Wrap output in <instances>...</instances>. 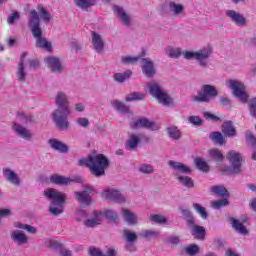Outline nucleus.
Listing matches in <instances>:
<instances>
[{
  "instance_id": "e433bc0d",
  "label": "nucleus",
  "mask_w": 256,
  "mask_h": 256,
  "mask_svg": "<svg viewBox=\"0 0 256 256\" xmlns=\"http://www.w3.org/2000/svg\"><path fill=\"white\" fill-rule=\"evenodd\" d=\"M209 153L210 157H212L214 161H223L225 159V156H223V153L219 149L213 148L209 151Z\"/></svg>"
},
{
  "instance_id": "f704fd0d",
  "label": "nucleus",
  "mask_w": 256,
  "mask_h": 256,
  "mask_svg": "<svg viewBox=\"0 0 256 256\" xmlns=\"http://www.w3.org/2000/svg\"><path fill=\"white\" fill-rule=\"evenodd\" d=\"M113 105L114 109H117V111H121V113H128L129 112V107H127L123 102L119 100H113L111 102Z\"/></svg>"
},
{
  "instance_id": "c85d7f7f",
  "label": "nucleus",
  "mask_w": 256,
  "mask_h": 256,
  "mask_svg": "<svg viewBox=\"0 0 256 256\" xmlns=\"http://www.w3.org/2000/svg\"><path fill=\"white\" fill-rule=\"evenodd\" d=\"M25 57H27V53L26 52H24L23 54H22V56H21V59H20V63H19V66H18V79L20 80V81H23L24 79H25V65H24V63H25V61H24V59H25Z\"/></svg>"
},
{
  "instance_id": "5fc2aeb1",
  "label": "nucleus",
  "mask_w": 256,
  "mask_h": 256,
  "mask_svg": "<svg viewBox=\"0 0 256 256\" xmlns=\"http://www.w3.org/2000/svg\"><path fill=\"white\" fill-rule=\"evenodd\" d=\"M188 121H190L193 125H202L203 123V120H201L199 116H190Z\"/></svg>"
},
{
  "instance_id": "bb28decb",
  "label": "nucleus",
  "mask_w": 256,
  "mask_h": 256,
  "mask_svg": "<svg viewBox=\"0 0 256 256\" xmlns=\"http://www.w3.org/2000/svg\"><path fill=\"white\" fill-rule=\"evenodd\" d=\"M3 175L8 181L14 183V185H19V177L15 174L13 170L5 168L3 170Z\"/></svg>"
},
{
  "instance_id": "0eeeda50",
  "label": "nucleus",
  "mask_w": 256,
  "mask_h": 256,
  "mask_svg": "<svg viewBox=\"0 0 256 256\" xmlns=\"http://www.w3.org/2000/svg\"><path fill=\"white\" fill-rule=\"evenodd\" d=\"M228 87L232 88L234 95L238 97L241 103H247L249 95L245 91V85L243 83L236 80H229Z\"/></svg>"
},
{
  "instance_id": "de8ad7c7",
  "label": "nucleus",
  "mask_w": 256,
  "mask_h": 256,
  "mask_svg": "<svg viewBox=\"0 0 256 256\" xmlns=\"http://www.w3.org/2000/svg\"><path fill=\"white\" fill-rule=\"evenodd\" d=\"M185 253L190 256L196 255V253H199V247L195 244H191L185 248Z\"/></svg>"
},
{
  "instance_id": "4468645a",
  "label": "nucleus",
  "mask_w": 256,
  "mask_h": 256,
  "mask_svg": "<svg viewBox=\"0 0 256 256\" xmlns=\"http://www.w3.org/2000/svg\"><path fill=\"white\" fill-rule=\"evenodd\" d=\"M93 188H87L84 192H75V196L79 203H83L84 205H89L91 201V195H93Z\"/></svg>"
},
{
  "instance_id": "a878e982",
  "label": "nucleus",
  "mask_w": 256,
  "mask_h": 256,
  "mask_svg": "<svg viewBox=\"0 0 256 256\" xmlns=\"http://www.w3.org/2000/svg\"><path fill=\"white\" fill-rule=\"evenodd\" d=\"M209 55H211V48H204L198 52H195V59L201 61V65H205V63H203V60L208 59Z\"/></svg>"
},
{
  "instance_id": "2f4dec72",
  "label": "nucleus",
  "mask_w": 256,
  "mask_h": 256,
  "mask_svg": "<svg viewBox=\"0 0 256 256\" xmlns=\"http://www.w3.org/2000/svg\"><path fill=\"white\" fill-rule=\"evenodd\" d=\"M139 141H141V138H139V136L135 134L130 135L126 143V149H135V147H137V145L139 144Z\"/></svg>"
},
{
  "instance_id": "7c9ffc66",
  "label": "nucleus",
  "mask_w": 256,
  "mask_h": 256,
  "mask_svg": "<svg viewBox=\"0 0 256 256\" xmlns=\"http://www.w3.org/2000/svg\"><path fill=\"white\" fill-rule=\"evenodd\" d=\"M38 13L40 19H42L44 23H49V21H51V13H49L47 9L43 8V6L38 5Z\"/></svg>"
},
{
  "instance_id": "680f3d73",
  "label": "nucleus",
  "mask_w": 256,
  "mask_h": 256,
  "mask_svg": "<svg viewBox=\"0 0 256 256\" xmlns=\"http://www.w3.org/2000/svg\"><path fill=\"white\" fill-rule=\"evenodd\" d=\"M75 110L78 111V113H83V111H85V105L78 103L75 105Z\"/></svg>"
},
{
  "instance_id": "5701e85b",
  "label": "nucleus",
  "mask_w": 256,
  "mask_h": 256,
  "mask_svg": "<svg viewBox=\"0 0 256 256\" xmlns=\"http://www.w3.org/2000/svg\"><path fill=\"white\" fill-rule=\"evenodd\" d=\"M50 181L51 183H55V185H69V183H71L73 180L65 176L54 174L51 176Z\"/></svg>"
},
{
  "instance_id": "4d7b16f0",
  "label": "nucleus",
  "mask_w": 256,
  "mask_h": 256,
  "mask_svg": "<svg viewBox=\"0 0 256 256\" xmlns=\"http://www.w3.org/2000/svg\"><path fill=\"white\" fill-rule=\"evenodd\" d=\"M17 19H19V13L13 12L12 15L9 16V18H8V23L11 25V24L15 23V21H17Z\"/></svg>"
},
{
  "instance_id": "ea45409f",
  "label": "nucleus",
  "mask_w": 256,
  "mask_h": 256,
  "mask_svg": "<svg viewBox=\"0 0 256 256\" xmlns=\"http://www.w3.org/2000/svg\"><path fill=\"white\" fill-rule=\"evenodd\" d=\"M168 134L172 139H180L181 137V131L175 126H171L168 128Z\"/></svg>"
},
{
  "instance_id": "6e6d98bb",
  "label": "nucleus",
  "mask_w": 256,
  "mask_h": 256,
  "mask_svg": "<svg viewBox=\"0 0 256 256\" xmlns=\"http://www.w3.org/2000/svg\"><path fill=\"white\" fill-rule=\"evenodd\" d=\"M137 57H131V56H126L122 58L123 63H126L127 65H131L132 63H137Z\"/></svg>"
},
{
  "instance_id": "cd10ccee",
  "label": "nucleus",
  "mask_w": 256,
  "mask_h": 256,
  "mask_svg": "<svg viewBox=\"0 0 256 256\" xmlns=\"http://www.w3.org/2000/svg\"><path fill=\"white\" fill-rule=\"evenodd\" d=\"M122 215L125 221L129 223V225H135L137 223V216L133 214L130 210L122 209Z\"/></svg>"
},
{
  "instance_id": "bf43d9fd",
  "label": "nucleus",
  "mask_w": 256,
  "mask_h": 256,
  "mask_svg": "<svg viewBox=\"0 0 256 256\" xmlns=\"http://www.w3.org/2000/svg\"><path fill=\"white\" fill-rule=\"evenodd\" d=\"M9 215H11V210L0 209V217H9Z\"/></svg>"
},
{
  "instance_id": "603ef678",
  "label": "nucleus",
  "mask_w": 256,
  "mask_h": 256,
  "mask_svg": "<svg viewBox=\"0 0 256 256\" xmlns=\"http://www.w3.org/2000/svg\"><path fill=\"white\" fill-rule=\"evenodd\" d=\"M76 123H78L80 127L87 128L89 126V119L83 117L77 118Z\"/></svg>"
},
{
  "instance_id": "f257e3e1",
  "label": "nucleus",
  "mask_w": 256,
  "mask_h": 256,
  "mask_svg": "<svg viewBox=\"0 0 256 256\" xmlns=\"http://www.w3.org/2000/svg\"><path fill=\"white\" fill-rule=\"evenodd\" d=\"M56 104L59 106V108L52 114L53 120L58 129L65 131V129H69V120H67V117L71 115L67 95H65L63 92H58L56 96Z\"/></svg>"
},
{
  "instance_id": "774afa93",
  "label": "nucleus",
  "mask_w": 256,
  "mask_h": 256,
  "mask_svg": "<svg viewBox=\"0 0 256 256\" xmlns=\"http://www.w3.org/2000/svg\"><path fill=\"white\" fill-rule=\"evenodd\" d=\"M250 207H252L253 210L256 211V198L251 200Z\"/></svg>"
},
{
  "instance_id": "79ce46f5",
  "label": "nucleus",
  "mask_w": 256,
  "mask_h": 256,
  "mask_svg": "<svg viewBox=\"0 0 256 256\" xmlns=\"http://www.w3.org/2000/svg\"><path fill=\"white\" fill-rule=\"evenodd\" d=\"M178 181L183 183L185 187L191 188L194 187L193 179L189 178L188 176H179Z\"/></svg>"
},
{
  "instance_id": "49530a36",
  "label": "nucleus",
  "mask_w": 256,
  "mask_h": 256,
  "mask_svg": "<svg viewBox=\"0 0 256 256\" xmlns=\"http://www.w3.org/2000/svg\"><path fill=\"white\" fill-rule=\"evenodd\" d=\"M183 5L176 4L175 2L170 3V11H173L176 15L183 13Z\"/></svg>"
},
{
  "instance_id": "09e8293b",
  "label": "nucleus",
  "mask_w": 256,
  "mask_h": 256,
  "mask_svg": "<svg viewBox=\"0 0 256 256\" xmlns=\"http://www.w3.org/2000/svg\"><path fill=\"white\" fill-rule=\"evenodd\" d=\"M211 205L214 209H219L220 207H225V205H229V201L227 200V198H224L219 201H213Z\"/></svg>"
},
{
  "instance_id": "aec40b11",
  "label": "nucleus",
  "mask_w": 256,
  "mask_h": 256,
  "mask_svg": "<svg viewBox=\"0 0 256 256\" xmlns=\"http://www.w3.org/2000/svg\"><path fill=\"white\" fill-rule=\"evenodd\" d=\"M92 45L97 51V53H101L103 51L104 43L101 35L97 34L96 32H92Z\"/></svg>"
},
{
  "instance_id": "052dcab7",
  "label": "nucleus",
  "mask_w": 256,
  "mask_h": 256,
  "mask_svg": "<svg viewBox=\"0 0 256 256\" xmlns=\"http://www.w3.org/2000/svg\"><path fill=\"white\" fill-rule=\"evenodd\" d=\"M183 56L185 59H195V52H184Z\"/></svg>"
},
{
  "instance_id": "412c9836",
  "label": "nucleus",
  "mask_w": 256,
  "mask_h": 256,
  "mask_svg": "<svg viewBox=\"0 0 256 256\" xmlns=\"http://www.w3.org/2000/svg\"><path fill=\"white\" fill-rule=\"evenodd\" d=\"M226 15H228V17H231L232 21H234L236 23V25L243 26L246 23L245 17H243V15H241L233 10L227 11Z\"/></svg>"
},
{
  "instance_id": "69168bd1",
  "label": "nucleus",
  "mask_w": 256,
  "mask_h": 256,
  "mask_svg": "<svg viewBox=\"0 0 256 256\" xmlns=\"http://www.w3.org/2000/svg\"><path fill=\"white\" fill-rule=\"evenodd\" d=\"M30 67L32 69H37V67H39V62L37 60L30 61Z\"/></svg>"
},
{
  "instance_id": "0e129e2a",
  "label": "nucleus",
  "mask_w": 256,
  "mask_h": 256,
  "mask_svg": "<svg viewBox=\"0 0 256 256\" xmlns=\"http://www.w3.org/2000/svg\"><path fill=\"white\" fill-rule=\"evenodd\" d=\"M16 43H17V38H15V37L9 38V40H8L9 47H13V45H15Z\"/></svg>"
},
{
  "instance_id": "1a4fd4ad",
  "label": "nucleus",
  "mask_w": 256,
  "mask_h": 256,
  "mask_svg": "<svg viewBox=\"0 0 256 256\" xmlns=\"http://www.w3.org/2000/svg\"><path fill=\"white\" fill-rule=\"evenodd\" d=\"M226 159L230 161L232 167L231 171L233 173H241V163L243 161V157L241 154H239V152L231 150L228 152Z\"/></svg>"
},
{
  "instance_id": "ddd939ff",
  "label": "nucleus",
  "mask_w": 256,
  "mask_h": 256,
  "mask_svg": "<svg viewBox=\"0 0 256 256\" xmlns=\"http://www.w3.org/2000/svg\"><path fill=\"white\" fill-rule=\"evenodd\" d=\"M188 223L193 237L203 241L205 239V227L195 224L193 219L188 220Z\"/></svg>"
},
{
  "instance_id": "f3484780",
  "label": "nucleus",
  "mask_w": 256,
  "mask_h": 256,
  "mask_svg": "<svg viewBox=\"0 0 256 256\" xmlns=\"http://www.w3.org/2000/svg\"><path fill=\"white\" fill-rule=\"evenodd\" d=\"M13 131H15V133H17V135H19L20 137H22V139H31V137L33 136V134H31V131L17 123H13L12 126Z\"/></svg>"
},
{
  "instance_id": "e2e57ef3",
  "label": "nucleus",
  "mask_w": 256,
  "mask_h": 256,
  "mask_svg": "<svg viewBox=\"0 0 256 256\" xmlns=\"http://www.w3.org/2000/svg\"><path fill=\"white\" fill-rule=\"evenodd\" d=\"M142 237H151L152 235H155V232L151 231V230H144L141 233Z\"/></svg>"
},
{
  "instance_id": "72a5a7b5",
  "label": "nucleus",
  "mask_w": 256,
  "mask_h": 256,
  "mask_svg": "<svg viewBox=\"0 0 256 256\" xmlns=\"http://www.w3.org/2000/svg\"><path fill=\"white\" fill-rule=\"evenodd\" d=\"M211 191L214 193V195H219L220 197H229V192L223 186H213Z\"/></svg>"
},
{
  "instance_id": "4be33fe9",
  "label": "nucleus",
  "mask_w": 256,
  "mask_h": 256,
  "mask_svg": "<svg viewBox=\"0 0 256 256\" xmlns=\"http://www.w3.org/2000/svg\"><path fill=\"white\" fill-rule=\"evenodd\" d=\"M11 237L18 245H25L28 241L27 235L23 234V232L19 230L12 232Z\"/></svg>"
},
{
  "instance_id": "37998d69",
  "label": "nucleus",
  "mask_w": 256,
  "mask_h": 256,
  "mask_svg": "<svg viewBox=\"0 0 256 256\" xmlns=\"http://www.w3.org/2000/svg\"><path fill=\"white\" fill-rule=\"evenodd\" d=\"M150 221H153V223H167V218L163 215L159 214H152L150 215Z\"/></svg>"
},
{
  "instance_id": "58836bf2",
  "label": "nucleus",
  "mask_w": 256,
  "mask_h": 256,
  "mask_svg": "<svg viewBox=\"0 0 256 256\" xmlns=\"http://www.w3.org/2000/svg\"><path fill=\"white\" fill-rule=\"evenodd\" d=\"M132 75L131 71H126L125 73L121 74V73H117L114 75V79L115 81H118L119 83H123V81H125L126 79H129Z\"/></svg>"
},
{
  "instance_id": "dca6fc26",
  "label": "nucleus",
  "mask_w": 256,
  "mask_h": 256,
  "mask_svg": "<svg viewBox=\"0 0 256 256\" xmlns=\"http://www.w3.org/2000/svg\"><path fill=\"white\" fill-rule=\"evenodd\" d=\"M45 62L47 63L49 69H51V71H53V73H61V71H63V66L61 65V62L59 61V58L48 57L45 59Z\"/></svg>"
},
{
  "instance_id": "423d86ee",
  "label": "nucleus",
  "mask_w": 256,
  "mask_h": 256,
  "mask_svg": "<svg viewBox=\"0 0 256 256\" xmlns=\"http://www.w3.org/2000/svg\"><path fill=\"white\" fill-rule=\"evenodd\" d=\"M217 95V88L211 85H204L198 92V95L193 97V101H198L200 103H209V101H211L213 97H217Z\"/></svg>"
},
{
  "instance_id": "4c0bfd02",
  "label": "nucleus",
  "mask_w": 256,
  "mask_h": 256,
  "mask_svg": "<svg viewBox=\"0 0 256 256\" xmlns=\"http://www.w3.org/2000/svg\"><path fill=\"white\" fill-rule=\"evenodd\" d=\"M123 236L128 243H134V241L137 239V234L127 229L123 231Z\"/></svg>"
},
{
  "instance_id": "c03bdc74",
  "label": "nucleus",
  "mask_w": 256,
  "mask_h": 256,
  "mask_svg": "<svg viewBox=\"0 0 256 256\" xmlns=\"http://www.w3.org/2000/svg\"><path fill=\"white\" fill-rule=\"evenodd\" d=\"M17 117L22 123H31L33 121V116L27 115L24 112H18Z\"/></svg>"
},
{
  "instance_id": "c756f323",
  "label": "nucleus",
  "mask_w": 256,
  "mask_h": 256,
  "mask_svg": "<svg viewBox=\"0 0 256 256\" xmlns=\"http://www.w3.org/2000/svg\"><path fill=\"white\" fill-rule=\"evenodd\" d=\"M210 139L213 141V143H216V145H225V137H223V134L221 132H212L210 134Z\"/></svg>"
},
{
  "instance_id": "7ed1b4c3",
  "label": "nucleus",
  "mask_w": 256,
  "mask_h": 256,
  "mask_svg": "<svg viewBox=\"0 0 256 256\" xmlns=\"http://www.w3.org/2000/svg\"><path fill=\"white\" fill-rule=\"evenodd\" d=\"M29 27L32 31V35L36 39V47L51 51V42L47 41V38L43 37V31L41 30L39 23V14L36 10L30 11Z\"/></svg>"
},
{
  "instance_id": "a211bd4d",
  "label": "nucleus",
  "mask_w": 256,
  "mask_h": 256,
  "mask_svg": "<svg viewBox=\"0 0 256 256\" xmlns=\"http://www.w3.org/2000/svg\"><path fill=\"white\" fill-rule=\"evenodd\" d=\"M142 68L144 75L147 77H153V75H155V68L153 67V62L151 60L143 59Z\"/></svg>"
},
{
  "instance_id": "3c124183",
  "label": "nucleus",
  "mask_w": 256,
  "mask_h": 256,
  "mask_svg": "<svg viewBox=\"0 0 256 256\" xmlns=\"http://www.w3.org/2000/svg\"><path fill=\"white\" fill-rule=\"evenodd\" d=\"M15 227H19L20 229H25L26 231H28V233H37V229H35V227L29 226V225H22L19 222L15 223Z\"/></svg>"
},
{
  "instance_id": "39448f33",
  "label": "nucleus",
  "mask_w": 256,
  "mask_h": 256,
  "mask_svg": "<svg viewBox=\"0 0 256 256\" xmlns=\"http://www.w3.org/2000/svg\"><path fill=\"white\" fill-rule=\"evenodd\" d=\"M148 87L153 97H156V99H158L159 103H162V105H171V103H173V99L168 96V94L163 90V88H161V86H159V84L150 82Z\"/></svg>"
},
{
  "instance_id": "13d9d810",
  "label": "nucleus",
  "mask_w": 256,
  "mask_h": 256,
  "mask_svg": "<svg viewBox=\"0 0 256 256\" xmlns=\"http://www.w3.org/2000/svg\"><path fill=\"white\" fill-rule=\"evenodd\" d=\"M203 115L206 119H211L212 121H219L220 120L219 117H217L216 115L211 114L209 112H204Z\"/></svg>"
},
{
  "instance_id": "c9c22d12",
  "label": "nucleus",
  "mask_w": 256,
  "mask_h": 256,
  "mask_svg": "<svg viewBox=\"0 0 256 256\" xmlns=\"http://www.w3.org/2000/svg\"><path fill=\"white\" fill-rule=\"evenodd\" d=\"M194 163L196 165V167L200 170V171H204L205 173H207V171H209V165L207 164V162H205V160H203L202 158H196L194 160Z\"/></svg>"
},
{
  "instance_id": "473e14b6",
  "label": "nucleus",
  "mask_w": 256,
  "mask_h": 256,
  "mask_svg": "<svg viewBox=\"0 0 256 256\" xmlns=\"http://www.w3.org/2000/svg\"><path fill=\"white\" fill-rule=\"evenodd\" d=\"M96 0H74L75 5L81 9H88V7H93Z\"/></svg>"
},
{
  "instance_id": "8fccbe9b",
  "label": "nucleus",
  "mask_w": 256,
  "mask_h": 256,
  "mask_svg": "<svg viewBox=\"0 0 256 256\" xmlns=\"http://www.w3.org/2000/svg\"><path fill=\"white\" fill-rule=\"evenodd\" d=\"M167 53H168L169 57L177 58V57L181 56V49L169 47L167 49Z\"/></svg>"
},
{
  "instance_id": "a18cd8bd",
  "label": "nucleus",
  "mask_w": 256,
  "mask_h": 256,
  "mask_svg": "<svg viewBox=\"0 0 256 256\" xmlns=\"http://www.w3.org/2000/svg\"><path fill=\"white\" fill-rule=\"evenodd\" d=\"M194 209L201 215L202 219H207V211L205 210V207L201 206L198 203L193 204Z\"/></svg>"
},
{
  "instance_id": "9b49d317",
  "label": "nucleus",
  "mask_w": 256,
  "mask_h": 256,
  "mask_svg": "<svg viewBox=\"0 0 256 256\" xmlns=\"http://www.w3.org/2000/svg\"><path fill=\"white\" fill-rule=\"evenodd\" d=\"M132 129H139L141 127H144L145 129H150L151 131H157L159 130V125H157L155 122H151L147 118H141L131 124Z\"/></svg>"
},
{
  "instance_id": "2eb2a0df",
  "label": "nucleus",
  "mask_w": 256,
  "mask_h": 256,
  "mask_svg": "<svg viewBox=\"0 0 256 256\" xmlns=\"http://www.w3.org/2000/svg\"><path fill=\"white\" fill-rule=\"evenodd\" d=\"M114 13H116L117 17H119L120 21H122L123 25L129 27L131 25V16L125 12V10L121 6H114Z\"/></svg>"
},
{
  "instance_id": "864d4df0",
  "label": "nucleus",
  "mask_w": 256,
  "mask_h": 256,
  "mask_svg": "<svg viewBox=\"0 0 256 256\" xmlns=\"http://www.w3.org/2000/svg\"><path fill=\"white\" fill-rule=\"evenodd\" d=\"M140 172L146 174L153 173V166L144 164L140 166Z\"/></svg>"
},
{
  "instance_id": "f8f14e48",
  "label": "nucleus",
  "mask_w": 256,
  "mask_h": 256,
  "mask_svg": "<svg viewBox=\"0 0 256 256\" xmlns=\"http://www.w3.org/2000/svg\"><path fill=\"white\" fill-rule=\"evenodd\" d=\"M230 221L232 223L233 229H235L237 233H240L241 235H247L249 233L247 226H245V225H248L249 223L247 220V217H245L243 220L232 218L230 219Z\"/></svg>"
},
{
  "instance_id": "b1692460",
  "label": "nucleus",
  "mask_w": 256,
  "mask_h": 256,
  "mask_svg": "<svg viewBox=\"0 0 256 256\" xmlns=\"http://www.w3.org/2000/svg\"><path fill=\"white\" fill-rule=\"evenodd\" d=\"M51 148L56 149V151H60V153H67L69 151V147L63 144V142H59L56 139H52L49 141Z\"/></svg>"
},
{
  "instance_id": "6e6552de",
  "label": "nucleus",
  "mask_w": 256,
  "mask_h": 256,
  "mask_svg": "<svg viewBox=\"0 0 256 256\" xmlns=\"http://www.w3.org/2000/svg\"><path fill=\"white\" fill-rule=\"evenodd\" d=\"M105 217H107V219H109L110 221H114V223H116L117 221V214H115V212L113 211H107L105 214L104 213H99L96 215V218L94 219H88L84 222V225L86 227H97V225H101V222L103 221V219H105Z\"/></svg>"
},
{
  "instance_id": "f03ea898",
  "label": "nucleus",
  "mask_w": 256,
  "mask_h": 256,
  "mask_svg": "<svg viewBox=\"0 0 256 256\" xmlns=\"http://www.w3.org/2000/svg\"><path fill=\"white\" fill-rule=\"evenodd\" d=\"M79 165L80 167H89L92 175L101 177V175H105V169L109 167V160L103 154H98L79 160Z\"/></svg>"
},
{
  "instance_id": "9d476101",
  "label": "nucleus",
  "mask_w": 256,
  "mask_h": 256,
  "mask_svg": "<svg viewBox=\"0 0 256 256\" xmlns=\"http://www.w3.org/2000/svg\"><path fill=\"white\" fill-rule=\"evenodd\" d=\"M102 196L107 201H114V203H125V196L115 189H106L103 191Z\"/></svg>"
},
{
  "instance_id": "20e7f679",
  "label": "nucleus",
  "mask_w": 256,
  "mask_h": 256,
  "mask_svg": "<svg viewBox=\"0 0 256 256\" xmlns=\"http://www.w3.org/2000/svg\"><path fill=\"white\" fill-rule=\"evenodd\" d=\"M44 194L48 199H52L50 213H52V215H60V213H63V203H65L67 196L53 188L45 190Z\"/></svg>"
},
{
  "instance_id": "a19ab883",
  "label": "nucleus",
  "mask_w": 256,
  "mask_h": 256,
  "mask_svg": "<svg viewBox=\"0 0 256 256\" xmlns=\"http://www.w3.org/2000/svg\"><path fill=\"white\" fill-rule=\"evenodd\" d=\"M145 95L139 92H133L130 93L128 96H126V101H141V99H144Z\"/></svg>"
},
{
  "instance_id": "393cba45",
  "label": "nucleus",
  "mask_w": 256,
  "mask_h": 256,
  "mask_svg": "<svg viewBox=\"0 0 256 256\" xmlns=\"http://www.w3.org/2000/svg\"><path fill=\"white\" fill-rule=\"evenodd\" d=\"M168 164L180 173H191V168L181 162L169 161Z\"/></svg>"
},
{
  "instance_id": "338daca9",
  "label": "nucleus",
  "mask_w": 256,
  "mask_h": 256,
  "mask_svg": "<svg viewBox=\"0 0 256 256\" xmlns=\"http://www.w3.org/2000/svg\"><path fill=\"white\" fill-rule=\"evenodd\" d=\"M60 255L61 256H71V251H69V250H62L60 252Z\"/></svg>"
},
{
  "instance_id": "6ab92c4d",
  "label": "nucleus",
  "mask_w": 256,
  "mask_h": 256,
  "mask_svg": "<svg viewBox=\"0 0 256 256\" xmlns=\"http://www.w3.org/2000/svg\"><path fill=\"white\" fill-rule=\"evenodd\" d=\"M221 129L222 133H224L226 137H235V135H237V130L234 128L231 121L224 122Z\"/></svg>"
}]
</instances>
